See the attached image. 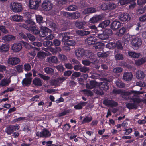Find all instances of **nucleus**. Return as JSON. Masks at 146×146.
I'll return each mask as SVG.
<instances>
[{"mask_svg": "<svg viewBox=\"0 0 146 146\" xmlns=\"http://www.w3.org/2000/svg\"><path fill=\"white\" fill-rule=\"evenodd\" d=\"M97 36L100 39L102 40H106L108 38L104 32L102 33L98 34Z\"/></svg>", "mask_w": 146, "mask_h": 146, "instance_id": "nucleus-40", "label": "nucleus"}, {"mask_svg": "<svg viewBox=\"0 0 146 146\" xmlns=\"http://www.w3.org/2000/svg\"><path fill=\"white\" fill-rule=\"evenodd\" d=\"M5 131L7 134L8 135H11L14 131L12 125L9 126L6 128Z\"/></svg>", "mask_w": 146, "mask_h": 146, "instance_id": "nucleus-41", "label": "nucleus"}, {"mask_svg": "<svg viewBox=\"0 0 146 146\" xmlns=\"http://www.w3.org/2000/svg\"><path fill=\"white\" fill-rule=\"evenodd\" d=\"M89 68L84 66L82 67H81L80 69V71L86 73L89 71Z\"/></svg>", "mask_w": 146, "mask_h": 146, "instance_id": "nucleus-63", "label": "nucleus"}, {"mask_svg": "<svg viewBox=\"0 0 146 146\" xmlns=\"http://www.w3.org/2000/svg\"><path fill=\"white\" fill-rule=\"evenodd\" d=\"M32 78L31 77L27 78L24 79L22 81V83L23 85L27 86L31 84V82Z\"/></svg>", "mask_w": 146, "mask_h": 146, "instance_id": "nucleus-37", "label": "nucleus"}, {"mask_svg": "<svg viewBox=\"0 0 146 146\" xmlns=\"http://www.w3.org/2000/svg\"><path fill=\"white\" fill-rule=\"evenodd\" d=\"M104 46V44L100 42H97L94 45V47L95 49L100 48Z\"/></svg>", "mask_w": 146, "mask_h": 146, "instance_id": "nucleus-46", "label": "nucleus"}, {"mask_svg": "<svg viewBox=\"0 0 146 146\" xmlns=\"http://www.w3.org/2000/svg\"><path fill=\"white\" fill-rule=\"evenodd\" d=\"M143 93L142 92L132 90L127 92H122V97L124 99L127 100L130 97L133 96H138L140 94Z\"/></svg>", "mask_w": 146, "mask_h": 146, "instance_id": "nucleus-1", "label": "nucleus"}, {"mask_svg": "<svg viewBox=\"0 0 146 146\" xmlns=\"http://www.w3.org/2000/svg\"><path fill=\"white\" fill-rule=\"evenodd\" d=\"M96 85V82L95 81H92L89 83L86 84V86L87 88L91 89L94 88Z\"/></svg>", "mask_w": 146, "mask_h": 146, "instance_id": "nucleus-29", "label": "nucleus"}, {"mask_svg": "<svg viewBox=\"0 0 146 146\" xmlns=\"http://www.w3.org/2000/svg\"><path fill=\"white\" fill-rule=\"evenodd\" d=\"M89 27L91 30V31L78 30L76 31V33L81 36H84L88 35L92 33L97 32V28L95 25H90Z\"/></svg>", "mask_w": 146, "mask_h": 146, "instance_id": "nucleus-2", "label": "nucleus"}, {"mask_svg": "<svg viewBox=\"0 0 146 146\" xmlns=\"http://www.w3.org/2000/svg\"><path fill=\"white\" fill-rule=\"evenodd\" d=\"M52 42L48 40L44 41L43 42V45L45 47H48L51 46L52 45Z\"/></svg>", "mask_w": 146, "mask_h": 146, "instance_id": "nucleus-56", "label": "nucleus"}, {"mask_svg": "<svg viewBox=\"0 0 146 146\" xmlns=\"http://www.w3.org/2000/svg\"><path fill=\"white\" fill-rule=\"evenodd\" d=\"M22 45L25 47H27L28 44L27 42L22 41L20 43L13 44L11 46V49L15 52H18L22 49Z\"/></svg>", "mask_w": 146, "mask_h": 146, "instance_id": "nucleus-3", "label": "nucleus"}, {"mask_svg": "<svg viewBox=\"0 0 146 146\" xmlns=\"http://www.w3.org/2000/svg\"><path fill=\"white\" fill-rule=\"evenodd\" d=\"M92 119V117L87 116L85 117L83 119L82 123L84 124L86 123H88L90 122Z\"/></svg>", "mask_w": 146, "mask_h": 146, "instance_id": "nucleus-45", "label": "nucleus"}, {"mask_svg": "<svg viewBox=\"0 0 146 146\" xmlns=\"http://www.w3.org/2000/svg\"><path fill=\"white\" fill-rule=\"evenodd\" d=\"M110 23L109 20H107L103 21L99 25V27L102 28L106 27Z\"/></svg>", "mask_w": 146, "mask_h": 146, "instance_id": "nucleus-36", "label": "nucleus"}, {"mask_svg": "<svg viewBox=\"0 0 146 146\" xmlns=\"http://www.w3.org/2000/svg\"><path fill=\"white\" fill-rule=\"evenodd\" d=\"M116 5L114 3H108V9L111 10L115 9Z\"/></svg>", "mask_w": 146, "mask_h": 146, "instance_id": "nucleus-61", "label": "nucleus"}, {"mask_svg": "<svg viewBox=\"0 0 146 146\" xmlns=\"http://www.w3.org/2000/svg\"><path fill=\"white\" fill-rule=\"evenodd\" d=\"M133 78V75L131 72H124L123 75L122 79L127 82L131 81Z\"/></svg>", "mask_w": 146, "mask_h": 146, "instance_id": "nucleus-13", "label": "nucleus"}, {"mask_svg": "<svg viewBox=\"0 0 146 146\" xmlns=\"http://www.w3.org/2000/svg\"><path fill=\"white\" fill-rule=\"evenodd\" d=\"M146 62V57H143L141 59L136 60L135 63L136 65L140 66Z\"/></svg>", "mask_w": 146, "mask_h": 146, "instance_id": "nucleus-27", "label": "nucleus"}, {"mask_svg": "<svg viewBox=\"0 0 146 146\" xmlns=\"http://www.w3.org/2000/svg\"><path fill=\"white\" fill-rule=\"evenodd\" d=\"M10 7L15 12H19L22 10L21 4L18 3L13 2L11 3Z\"/></svg>", "mask_w": 146, "mask_h": 146, "instance_id": "nucleus-10", "label": "nucleus"}, {"mask_svg": "<svg viewBox=\"0 0 146 146\" xmlns=\"http://www.w3.org/2000/svg\"><path fill=\"white\" fill-rule=\"evenodd\" d=\"M62 14L66 17L70 19H77L80 16V14L78 12H76L72 13L63 12H62Z\"/></svg>", "mask_w": 146, "mask_h": 146, "instance_id": "nucleus-5", "label": "nucleus"}, {"mask_svg": "<svg viewBox=\"0 0 146 146\" xmlns=\"http://www.w3.org/2000/svg\"><path fill=\"white\" fill-rule=\"evenodd\" d=\"M87 103L85 102H82L74 106V108L76 110H80L82 108V107L85 106Z\"/></svg>", "mask_w": 146, "mask_h": 146, "instance_id": "nucleus-35", "label": "nucleus"}, {"mask_svg": "<svg viewBox=\"0 0 146 146\" xmlns=\"http://www.w3.org/2000/svg\"><path fill=\"white\" fill-rule=\"evenodd\" d=\"M85 50L82 48L78 49L75 51V54L78 57H81L84 56Z\"/></svg>", "mask_w": 146, "mask_h": 146, "instance_id": "nucleus-19", "label": "nucleus"}, {"mask_svg": "<svg viewBox=\"0 0 146 146\" xmlns=\"http://www.w3.org/2000/svg\"><path fill=\"white\" fill-rule=\"evenodd\" d=\"M12 20L17 22H21L23 19V17L20 15H14L11 17Z\"/></svg>", "mask_w": 146, "mask_h": 146, "instance_id": "nucleus-31", "label": "nucleus"}, {"mask_svg": "<svg viewBox=\"0 0 146 146\" xmlns=\"http://www.w3.org/2000/svg\"><path fill=\"white\" fill-rule=\"evenodd\" d=\"M106 47L109 49L114 48L115 47V43L114 42L109 43L106 45Z\"/></svg>", "mask_w": 146, "mask_h": 146, "instance_id": "nucleus-44", "label": "nucleus"}, {"mask_svg": "<svg viewBox=\"0 0 146 146\" xmlns=\"http://www.w3.org/2000/svg\"><path fill=\"white\" fill-rule=\"evenodd\" d=\"M96 11V9L94 8H89L85 9L83 11L84 14L91 13L95 12Z\"/></svg>", "mask_w": 146, "mask_h": 146, "instance_id": "nucleus-33", "label": "nucleus"}, {"mask_svg": "<svg viewBox=\"0 0 146 146\" xmlns=\"http://www.w3.org/2000/svg\"><path fill=\"white\" fill-rule=\"evenodd\" d=\"M128 54L131 57L134 58H138L141 55V54L139 53L133 51L129 52Z\"/></svg>", "mask_w": 146, "mask_h": 146, "instance_id": "nucleus-28", "label": "nucleus"}, {"mask_svg": "<svg viewBox=\"0 0 146 146\" xmlns=\"http://www.w3.org/2000/svg\"><path fill=\"white\" fill-rule=\"evenodd\" d=\"M36 19L37 22L39 24H41L44 22L43 20V17L39 15H36Z\"/></svg>", "mask_w": 146, "mask_h": 146, "instance_id": "nucleus-43", "label": "nucleus"}, {"mask_svg": "<svg viewBox=\"0 0 146 146\" xmlns=\"http://www.w3.org/2000/svg\"><path fill=\"white\" fill-rule=\"evenodd\" d=\"M115 58L117 60H123L124 58V55L121 53H118L115 56Z\"/></svg>", "mask_w": 146, "mask_h": 146, "instance_id": "nucleus-50", "label": "nucleus"}, {"mask_svg": "<svg viewBox=\"0 0 146 146\" xmlns=\"http://www.w3.org/2000/svg\"><path fill=\"white\" fill-rule=\"evenodd\" d=\"M83 91L84 94L88 96H92L93 94L92 92L91 91L88 90L84 89L83 90Z\"/></svg>", "mask_w": 146, "mask_h": 146, "instance_id": "nucleus-59", "label": "nucleus"}, {"mask_svg": "<svg viewBox=\"0 0 146 146\" xmlns=\"http://www.w3.org/2000/svg\"><path fill=\"white\" fill-rule=\"evenodd\" d=\"M77 7L75 5H71L69 6L67 8V9L69 11H75L77 9Z\"/></svg>", "mask_w": 146, "mask_h": 146, "instance_id": "nucleus-55", "label": "nucleus"}, {"mask_svg": "<svg viewBox=\"0 0 146 146\" xmlns=\"http://www.w3.org/2000/svg\"><path fill=\"white\" fill-rule=\"evenodd\" d=\"M53 6V4L50 1L45 0L42 3V8L44 11H48L52 9Z\"/></svg>", "mask_w": 146, "mask_h": 146, "instance_id": "nucleus-6", "label": "nucleus"}, {"mask_svg": "<svg viewBox=\"0 0 146 146\" xmlns=\"http://www.w3.org/2000/svg\"><path fill=\"white\" fill-rule=\"evenodd\" d=\"M121 25V24L120 22L115 21H113L111 24V27L113 30H115L119 28Z\"/></svg>", "mask_w": 146, "mask_h": 146, "instance_id": "nucleus-22", "label": "nucleus"}, {"mask_svg": "<svg viewBox=\"0 0 146 146\" xmlns=\"http://www.w3.org/2000/svg\"><path fill=\"white\" fill-rule=\"evenodd\" d=\"M33 84L35 86H41L42 85V82L39 78H36L33 80Z\"/></svg>", "mask_w": 146, "mask_h": 146, "instance_id": "nucleus-34", "label": "nucleus"}, {"mask_svg": "<svg viewBox=\"0 0 146 146\" xmlns=\"http://www.w3.org/2000/svg\"><path fill=\"white\" fill-rule=\"evenodd\" d=\"M103 18V16L102 15H95L90 19L89 22L90 23H94L102 20Z\"/></svg>", "mask_w": 146, "mask_h": 146, "instance_id": "nucleus-14", "label": "nucleus"}, {"mask_svg": "<svg viewBox=\"0 0 146 146\" xmlns=\"http://www.w3.org/2000/svg\"><path fill=\"white\" fill-rule=\"evenodd\" d=\"M87 23L84 21L75 22L74 24L76 27L79 29H82L84 26L87 25Z\"/></svg>", "mask_w": 146, "mask_h": 146, "instance_id": "nucleus-20", "label": "nucleus"}, {"mask_svg": "<svg viewBox=\"0 0 146 146\" xmlns=\"http://www.w3.org/2000/svg\"><path fill=\"white\" fill-rule=\"evenodd\" d=\"M126 30V27H122L119 30V32L117 33L116 34L119 36H121L124 35Z\"/></svg>", "mask_w": 146, "mask_h": 146, "instance_id": "nucleus-39", "label": "nucleus"}, {"mask_svg": "<svg viewBox=\"0 0 146 146\" xmlns=\"http://www.w3.org/2000/svg\"><path fill=\"white\" fill-rule=\"evenodd\" d=\"M131 44L133 48L137 50L142 44L141 40L139 38H135L132 41Z\"/></svg>", "mask_w": 146, "mask_h": 146, "instance_id": "nucleus-9", "label": "nucleus"}, {"mask_svg": "<svg viewBox=\"0 0 146 146\" xmlns=\"http://www.w3.org/2000/svg\"><path fill=\"white\" fill-rule=\"evenodd\" d=\"M116 84L117 86L119 88H122L125 86V84L120 80H117L116 82Z\"/></svg>", "mask_w": 146, "mask_h": 146, "instance_id": "nucleus-47", "label": "nucleus"}, {"mask_svg": "<svg viewBox=\"0 0 146 146\" xmlns=\"http://www.w3.org/2000/svg\"><path fill=\"white\" fill-rule=\"evenodd\" d=\"M29 31H32L34 34L35 35L39 34V33L38 28L35 26H32Z\"/></svg>", "mask_w": 146, "mask_h": 146, "instance_id": "nucleus-38", "label": "nucleus"}, {"mask_svg": "<svg viewBox=\"0 0 146 146\" xmlns=\"http://www.w3.org/2000/svg\"><path fill=\"white\" fill-rule=\"evenodd\" d=\"M70 127L71 126L69 124H66L64 125L63 130L65 131H68Z\"/></svg>", "mask_w": 146, "mask_h": 146, "instance_id": "nucleus-62", "label": "nucleus"}, {"mask_svg": "<svg viewBox=\"0 0 146 146\" xmlns=\"http://www.w3.org/2000/svg\"><path fill=\"white\" fill-rule=\"evenodd\" d=\"M33 74V76H37L39 75V76L44 80H48L49 79V77L47 76H46L42 74L38 73L34 70H32Z\"/></svg>", "mask_w": 146, "mask_h": 146, "instance_id": "nucleus-24", "label": "nucleus"}, {"mask_svg": "<svg viewBox=\"0 0 146 146\" xmlns=\"http://www.w3.org/2000/svg\"><path fill=\"white\" fill-rule=\"evenodd\" d=\"M44 70L45 72L48 74H52L54 72V70L53 69L48 67L45 68Z\"/></svg>", "mask_w": 146, "mask_h": 146, "instance_id": "nucleus-48", "label": "nucleus"}, {"mask_svg": "<svg viewBox=\"0 0 146 146\" xmlns=\"http://www.w3.org/2000/svg\"><path fill=\"white\" fill-rule=\"evenodd\" d=\"M15 39V37L11 35H5L2 38V40H4L5 42L10 41L12 40H14Z\"/></svg>", "mask_w": 146, "mask_h": 146, "instance_id": "nucleus-26", "label": "nucleus"}, {"mask_svg": "<svg viewBox=\"0 0 146 146\" xmlns=\"http://www.w3.org/2000/svg\"><path fill=\"white\" fill-rule=\"evenodd\" d=\"M58 57L60 60L62 61H65L67 60V58L64 55L60 54Z\"/></svg>", "mask_w": 146, "mask_h": 146, "instance_id": "nucleus-64", "label": "nucleus"}, {"mask_svg": "<svg viewBox=\"0 0 146 146\" xmlns=\"http://www.w3.org/2000/svg\"><path fill=\"white\" fill-rule=\"evenodd\" d=\"M103 104L108 107L116 106L118 105L116 102L108 99L104 100L103 102Z\"/></svg>", "mask_w": 146, "mask_h": 146, "instance_id": "nucleus-12", "label": "nucleus"}, {"mask_svg": "<svg viewBox=\"0 0 146 146\" xmlns=\"http://www.w3.org/2000/svg\"><path fill=\"white\" fill-rule=\"evenodd\" d=\"M119 18L122 21L127 22L130 20L131 17L127 13H121L119 15Z\"/></svg>", "mask_w": 146, "mask_h": 146, "instance_id": "nucleus-11", "label": "nucleus"}, {"mask_svg": "<svg viewBox=\"0 0 146 146\" xmlns=\"http://www.w3.org/2000/svg\"><path fill=\"white\" fill-rule=\"evenodd\" d=\"M105 33L106 34V36L109 38V36H111L113 34V32L112 30L110 29H107L104 31Z\"/></svg>", "mask_w": 146, "mask_h": 146, "instance_id": "nucleus-49", "label": "nucleus"}, {"mask_svg": "<svg viewBox=\"0 0 146 146\" xmlns=\"http://www.w3.org/2000/svg\"><path fill=\"white\" fill-rule=\"evenodd\" d=\"M0 30L4 34H7L8 33V30L3 26H0Z\"/></svg>", "mask_w": 146, "mask_h": 146, "instance_id": "nucleus-57", "label": "nucleus"}, {"mask_svg": "<svg viewBox=\"0 0 146 146\" xmlns=\"http://www.w3.org/2000/svg\"><path fill=\"white\" fill-rule=\"evenodd\" d=\"M25 22V23L30 27H31V25L33 26L35 24V23L31 19L27 20Z\"/></svg>", "mask_w": 146, "mask_h": 146, "instance_id": "nucleus-58", "label": "nucleus"}, {"mask_svg": "<svg viewBox=\"0 0 146 146\" xmlns=\"http://www.w3.org/2000/svg\"><path fill=\"white\" fill-rule=\"evenodd\" d=\"M46 55V54L43 52H38L37 56L38 58L41 59L45 57Z\"/></svg>", "mask_w": 146, "mask_h": 146, "instance_id": "nucleus-53", "label": "nucleus"}, {"mask_svg": "<svg viewBox=\"0 0 146 146\" xmlns=\"http://www.w3.org/2000/svg\"><path fill=\"white\" fill-rule=\"evenodd\" d=\"M100 87L101 90L105 91H106L110 88L108 83L105 82H101L100 84Z\"/></svg>", "mask_w": 146, "mask_h": 146, "instance_id": "nucleus-25", "label": "nucleus"}, {"mask_svg": "<svg viewBox=\"0 0 146 146\" xmlns=\"http://www.w3.org/2000/svg\"><path fill=\"white\" fill-rule=\"evenodd\" d=\"M11 82L10 79L4 78L1 80L0 82V87H6L9 85Z\"/></svg>", "mask_w": 146, "mask_h": 146, "instance_id": "nucleus-23", "label": "nucleus"}, {"mask_svg": "<svg viewBox=\"0 0 146 146\" xmlns=\"http://www.w3.org/2000/svg\"><path fill=\"white\" fill-rule=\"evenodd\" d=\"M122 70V68L120 67H116L113 69V72L115 73H117L121 72Z\"/></svg>", "mask_w": 146, "mask_h": 146, "instance_id": "nucleus-54", "label": "nucleus"}, {"mask_svg": "<svg viewBox=\"0 0 146 146\" xmlns=\"http://www.w3.org/2000/svg\"><path fill=\"white\" fill-rule=\"evenodd\" d=\"M136 0H120V3L121 5H123L131 2L135 1Z\"/></svg>", "mask_w": 146, "mask_h": 146, "instance_id": "nucleus-51", "label": "nucleus"}, {"mask_svg": "<svg viewBox=\"0 0 146 146\" xmlns=\"http://www.w3.org/2000/svg\"><path fill=\"white\" fill-rule=\"evenodd\" d=\"M132 101L128 103L126 105V107L129 109L136 108L138 106L137 103L141 102V99L138 98H133L132 100Z\"/></svg>", "mask_w": 146, "mask_h": 146, "instance_id": "nucleus-4", "label": "nucleus"}, {"mask_svg": "<svg viewBox=\"0 0 146 146\" xmlns=\"http://www.w3.org/2000/svg\"><path fill=\"white\" fill-rule=\"evenodd\" d=\"M47 62L50 63H56L58 61V59L56 57L52 56L50 57H48L47 58Z\"/></svg>", "mask_w": 146, "mask_h": 146, "instance_id": "nucleus-32", "label": "nucleus"}, {"mask_svg": "<svg viewBox=\"0 0 146 146\" xmlns=\"http://www.w3.org/2000/svg\"><path fill=\"white\" fill-rule=\"evenodd\" d=\"M41 0H29V7L32 9H36L39 6Z\"/></svg>", "mask_w": 146, "mask_h": 146, "instance_id": "nucleus-8", "label": "nucleus"}, {"mask_svg": "<svg viewBox=\"0 0 146 146\" xmlns=\"http://www.w3.org/2000/svg\"><path fill=\"white\" fill-rule=\"evenodd\" d=\"M65 43L69 46H73L75 44V42L74 40H69L66 42Z\"/></svg>", "mask_w": 146, "mask_h": 146, "instance_id": "nucleus-52", "label": "nucleus"}, {"mask_svg": "<svg viewBox=\"0 0 146 146\" xmlns=\"http://www.w3.org/2000/svg\"><path fill=\"white\" fill-rule=\"evenodd\" d=\"M20 61L19 59L16 57L9 58L8 60V63L12 65H15L18 64Z\"/></svg>", "mask_w": 146, "mask_h": 146, "instance_id": "nucleus-17", "label": "nucleus"}, {"mask_svg": "<svg viewBox=\"0 0 146 146\" xmlns=\"http://www.w3.org/2000/svg\"><path fill=\"white\" fill-rule=\"evenodd\" d=\"M136 77L137 79L141 80L143 79L145 77V74L141 70H138L136 72Z\"/></svg>", "mask_w": 146, "mask_h": 146, "instance_id": "nucleus-30", "label": "nucleus"}, {"mask_svg": "<svg viewBox=\"0 0 146 146\" xmlns=\"http://www.w3.org/2000/svg\"><path fill=\"white\" fill-rule=\"evenodd\" d=\"M50 31V30L48 28L42 27L39 31V34L41 37H44L48 35V32Z\"/></svg>", "mask_w": 146, "mask_h": 146, "instance_id": "nucleus-16", "label": "nucleus"}, {"mask_svg": "<svg viewBox=\"0 0 146 146\" xmlns=\"http://www.w3.org/2000/svg\"><path fill=\"white\" fill-rule=\"evenodd\" d=\"M9 44H2L0 45V52L5 53L9 51Z\"/></svg>", "mask_w": 146, "mask_h": 146, "instance_id": "nucleus-18", "label": "nucleus"}, {"mask_svg": "<svg viewBox=\"0 0 146 146\" xmlns=\"http://www.w3.org/2000/svg\"><path fill=\"white\" fill-rule=\"evenodd\" d=\"M69 33H62V40L63 41H67L69 40V39L71 37L70 36H68Z\"/></svg>", "mask_w": 146, "mask_h": 146, "instance_id": "nucleus-42", "label": "nucleus"}, {"mask_svg": "<svg viewBox=\"0 0 146 146\" xmlns=\"http://www.w3.org/2000/svg\"><path fill=\"white\" fill-rule=\"evenodd\" d=\"M84 56L87 58L92 60L95 59V56L94 53L88 50H85Z\"/></svg>", "mask_w": 146, "mask_h": 146, "instance_id": "nucleus-21", "label": "nucleus"}, {"mask_svg": "<svg viewBox=\"0 0 146 146\" xmlns=\"http://www.w3.org/2000/svg\"><path fill=\"white\" fill-rule=\"evenodd\" d=\"M36 135L40 137L48 138L50 137L51 134L48 130L44 128L40 132H37L36 133Z\"/></svg>", "mask_w": 146, "mask_h": 146, "instance_id": "nucleus-7", "label": "nucleus"}, {"mask_svg": "<svg viewBox=\"0 0 146 146\" xmlns=\"http://www.w3.org/2000/svg\"><path fill=\"white\" fill-rule=\"evenodd\" d=\"M96 41V37L93 35L87 38L85 40V42L86 44L88 45H91L94 44Z\"/></svg>", "mask_w": 146, "mask_h": 146, "instance_id": "nucleus-15", "label": "nucleus"}, {"mask_svg": "<svg viewBox=\"0 0 146 146\" xmlns=\"http://www.w3.org/2000/svg\"><path fill=\"white\" fill-rule=\"evenodd\" d=\"M101 7L102 9L104 10L108 9V3H105L102 4Z\"/></svg>", "mask_w": 146, "mask_h": 146, "instance_id": "nucleus-60", "label": "nucleus"}]
</instances>
